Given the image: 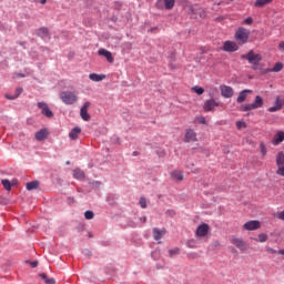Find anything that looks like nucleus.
<instances>
[{
  "instance_id": "25",
  "label": "nucleus",
  "mask_w": 284,
  "mask_h": 284,
  "mask_svg": "<svg viewBox=\"0 0 284 284\" xmlns=\"http://www.w3.org/2000/svg\"><path fill=\"white\" fill-rule=\"evenodd\" d=\"M284 142V132L280 131L277 132V134L274 136L273 139V144L274 145H278V143H283Z\"/></svg>"
},
{
  "instance_id": "20",
  "label": "nucleus",
  "mask_w": 284,
  "mask_h": 284,
  "mask_svg": "<svg viewBox=\"0 0 284 284\" xmlns=\"http://www.w3.org/2000/svg\"><path fill=\"white\" fill-rule=\"evenodd\" d=\"M171 179H173V181H183L184 175H183V171H172L171 172Z\"/></svg>"
},
{
  "instance_id": "15",
  "label": "nucleus",
  "mask_w": 284,
  "mask_h": 284,
  "mask_svg": "<svg viewBox=\"0 0 284 284\" xmlns=\"http://www.w3.org/2000/svg\"><path fill=\"white\" fill-rule=\"evenodd\" d=\"M88 108H90V102H85L80 110V116L83 121L90 120V114L88 113Z\"/></svg>"
},
{
  "instance_id": "45",
  "label": "nucleus",
  "mask_w": 284,
  "mask_h": 284,
  "mask_svg": "<svg viewBox=\"0 0 284 284\" xmlns=\"http://www.w3.org/2000/svg\"><path fill=\"white\" fill-rule=\"evenodd\" d=\"M278 50L284 52V40L278 43Z\"/></svg>"
},
{
  "instance_id": "18",
  "label": "nucleus",
  "mask_w": 284,
  "mask_h": 284,
  "mask_svg": "<svg viewBox=\"0 0 284 284\" xmlns=\"http://www.w3.org/2000/svg\"><path fill=\"white\" fill-rule=\"evenodd\" d=\"M79 134H81V128L75 126L70 131L69 139H71V141H77L79 139Z\"/></svg>"
},
{
  "instance_id": "12",
  "label": "nucleus",
  "mask_w": 284,
  "mask_h": 284,
  "mask_svg": "<svg viewBox=\"0 0 284 284\" xmlns=\"http://www.w3.org/2000/svg\"><path fill=\"white\" fill-rule=\"evenodd\" d=\"M209 233H210V225L205 223L197 226L195 232L196 236H199L200 239H203V236H207Z\"/></svg>"
},
{
  "instance_id": "3",
  "label": "nucleus",
  "mask_w": 284,
  "mask_h": 284,
  "mask_svg": "<svg viewBox=\"0 0 284 284\" xmlns=\"http://www.w3.org/2000/svg\"><path fill=\"white\" fill-rule=\"evenodd\" d=\"M235 40H237L239 43H241V45L247 43L248 39H250V30L241 27L236 30L235 32Z\"/></svg>"
},
{
  "instance_id": "7",
  "label": "nucleus",
  "mask_w": 284,
  "mask_h": 284,
  "mask_svg": "<svg viewBox=\"0 0 284 284\" xmlns=\"http://www.w3.org/2000/svg\"><path fill=\"white\" fill-rule=\"evenodd\" d=\"M232 245H235L241 252H245L248 247L247 243L241 237H231Z\"/></svg>"
},
{
  "instance_id": "4",
  "label": "nucleus",
  "mask_w": 284,
  "mask_h": 284,
  "mask_svg": "<svg viewBox=\"0 0 284 284\" xmlns=\"http://www.w3.org/2000/svg\"><path fill=\"white\" fill-rule=\"evenodd\" d=\"M60 99L65 103V105H73L79 100L75 92L64 91L60 93Z\"/></svg>"
},
{
  "instance_id": "49",
  "label": "nucleus",
  "mask_w": 284,
  "mask_h": 284,
  "mask_svg": "<svg viewBox=\"0 0 284 284\" xmlns=\"http://www.w3.org/2000/svg\"><path fill=\"white\" fill-rule=\"evenodd\" d=\"M12 184H13V185H17V180H13V181H12Z\"/></svg>"
},
{
  "instance_id": "9",
  "label": "nucleus",
  "mask_w": 284,
  "mask_h": 284,
  "mask_svg": "<svg viewBox=\"0 0 284 284\" xmlns=\"http://www.w3.org/2000/svg\"><path fill=\"white\" fill-rule=\"evenodd\" d=\"M196 139V131L194 129H186L184 134V143H195Z\"/></svg>"
},
{
  "instance_id": "31",
  "label": "nucleus",
  "mask_w": 284,
  "mask_h": 284,
  "mask_svg": "<svg viewBox=\"0 0 284 284\" xmlns=\"http://www.w3.org/2000/svg\"><path fill=\"white\" fill-rule=\"evenodd\" d=\"M283 63L282 62H276L273 69H271V72H281L283 70Z\"/></svg>"
},
{
  "instance_id": "40",
  "label": "nucleus",
  "mask_w": 284,
  "mask_h": 284,
  "mask_svg": "<svg viewBox=\"0 0 284 284\" xmlns=\"http://www.w3.org/2000/svg\"><path fill=\"white\" fill-rule=\"evenodd\" d=\"M277 171L276 174H278V176H284V165L277 166Z\"/></svg>"
},
{
  "instance_id": "21",
  "label": "nucleus",
  "mask_w": 284,
  "mask_h": 284,
  "mask_svg": "<svg viewBox=\"0 0 284 284\" xmlns=\"http://www.w3.org/2000/svg\"><path fill=\"white\" fill-rule=\"evenodd\" d=\"M73 179L83 181V179H85V172H83L81 169L73 170Z\"/></svg>"
},
{
  "instance_id": "30",
  "label": "nucleus",
  "mask_w": 284,
  "mask_h": 284,
  "mask_svg": "<svg viewBox=\"0 0 284 284\" xmlns=\"http://www.w3.org/2000/svg\"><path fill=\"white\" fill-rule=\"evenodd\" d=\"M37 187H39L38 181H32V182L27 183V190H29V191L37 190Z\"/></svg>"
},
{
  "instance_id": "29",
  "label": "nucleus",
  "mask_w": 284,
  "mask_h": 284,
  "mask_svg": "<svg viewBox=\"0 0 284 284\" xmlns=\"http://www.w3.org/2000/svg\"><path fill=\"white\" fill-rule=\"evenodd\" d=\"M276 165L281 166L284 165V152H278L276 155Z\"/></svg>"
},
{
  "instance_id": "33",
  "label": "nucleus",
  "mask_w": 284,
  "mask_h": 284,
  "mask_svg": "<svg viewBox=\"0 0 284 284\" xmlns=\"http://www.w3.org/2000/svg\"><path fill=\"white\" fill-rule=\"evenodd\" d=\"M268 236L265 233H260L258 239L256 240L258 243H266Z\"/></svg>"
},
{
  "instance_id": "11",
  "label": "nucleus",
  "mask_w": 284,
  "mask_h": 284,
  "mask_svg": "<svg viewBox=\"0 0 284 284\" xmlns=\"http://www.w3.org/2000/svg\"><path fill=\"white\" fill-rule=\"evenodd\" d=\"M243 229L247 230L248 232L261 230V222L256 220L248 221L243 225Z\"/></svg>"
},
{
  "instance_id": "53",
  "label": "nucleus",
  "mask_w": 284,
  "mask_h": 284,
  "mask_svg": "<svg viewBox=\"0 0 284 284\" xmlns=\"http://www.w3.org/2000/svg\"><path fill=\"white\" fill-rule=\"evenodd\" d=\"M133 156H136V152H133Z\"/></svg>"
},
{
  "instance_id": "37",
  "label": "nucleus",
  "mask_w": 284,
  "mask_h": 284,
  "mask_svg": "<svg viewBox=\"0 0 284 284\" xmlns=\"http://www.w3.org/2000/svg\"><path fill=\"white\" fill-rule=\"evenodd\" d=\"M235 125H236L237 130H243V129L247 128V123H245L244 121H237L235 123Z\"/></svg>"
},
{
  "instance_id": "17",
  "label": "nucleus",
  "mask_w": 284,
  "mask_h": 284,
  "mask_svg": "<svg viewBox=\"0 0 284 284\" xmlns=\"http://www.w3.org/2000/svg\"><path fill=\"white\" fill-rule=\"evenodd\" d=\"M48 129H41L40 131L36 132L34 136L38 141H45L48 139Z\"/></svg>"
},
{
  "instance_id": "23",
  "label": "nucleus",
  "mask_w": 284,
  "mask_h": 284,
  "mask_svg": "<svg viewBox=\"0 0 284 284\" xmlns=\"http://www.w3.org/2000/svg\"><path fill=\"white\" fill-rule=\"evenodd\" d=\"M37 36L41 37V39H48V37H50V31L48 28H40L37 30Z\"/></svg>"
},
{
  "instance_id": "41",
  "label": "nucleus",
  "mask_w": 284,
  "mask_h": 284,
  "mask_svg": "<svg viewBox=\"0 0 284 284\" xmlns=\"http://www.w3.org/2000/svg\"><path fill=\"white\" fill-rule=\"evenodd\" d=\"M197 122L201 123L202 125H207V121L205 120V116H199Z\"/></svg>"
},
{
  "instance_id": "35",
  "label": "nucleus",
  "mask_w": 284,
  "mask_h": 284,
  "mask_svg": "<svg viewBox=\"0 0 284 284\" xmlns=\"http://www.w3.org/2000/svg\"><path fill=\"white\" fill-rule=\"evenodd\" d=\"M260 151H261L262 156L267 155V146L263 142L260 143Z\"/></svg>"
},
{
  "instance_id": "13",
  "label": "nucleus",
  "mask_w": 284,
  "mask_h": 284,
  "mask_svg": "<svg viewBox=\"0 0 284 284\" xmlns=\"http://www.w3.org/2000/svg\"><path fill=\"white\" fill-rule=\"evenodd\" d=\"M284 100L281 99V97H277L275 100V105L268 108V112H278L280 110H283Z\"/></svg>"
},
{
  "instance_id": "28",
  "label": "nucleus",
  "mask_w": 284,
  "mask_h": 284,
  "mask_svg": "<svg viewBox=\"0 0 284 284\" xmlns=\"http://www.w3.org/2000/svg\"><path fill=\"white\" fill-rule=\"evenodd\" d=\"M268 3H272V0H256L255 8H264V6H268Z\"/></svg>"
},
{
  "instance_id": "43",
  "label": "nucleus",
  "mask_w": 284,
  "mask_h": 284,
  "mask_svg": "<svg viewBox=\"0 0 284 284\" xmlns=\"http://www.w3.org/2000/svg\"><path fill=\"white\" fill-rule=\"evenodd\" d=\"M276 219H280V221H284V210L276 214Z\"/></svg>"
},
{
  "instance_id": "48",
  "label": "nucleus",
  "mask_w": 284,
  "mask_h": 284,
  "mask_svg": "<svg viewBox=\"0 0 284 284\" xmlns=\"http://www.w3.org/2000/svg\"><path fill=\"white\" fill-rule=\"evenodd\" d=\"M30 265L31 267H37L39 265V262H31Z\"/></svg>"
},
{
  "instance_id": "26",
  "label": "nucleus",
  "mask_w": 284,
  "mask_h": 284,
  "mask_svg": "<svg viewBox=\"0 0 284 284\" xmlns=\"http://www.w3.org/2000/svg\"><path fill=\"white\" fill-rule=\"evenodd\" d=\"M23 92V88H17L16 93L13 95L7 94L6 98L9 99V101H14V99H19V95Z\"/></svg>"
},
{
  "instance_id": "42",
  "label": "nucleus",
  "mask_w": 284,
  "mask_h": 284,
  "mask_svg": "<svg viewBox=\"0 0 284 284\" xmlns=\"http://www.w3.org/2000/svg\"><path fill=\"white\" fill-rule=\"evenodd\" d=\"M244 23L246 26H252V23H254V19H252V17H248V18L244 19Z\"/></svg>"
},
{
  "instance_id": "16",
  "label": "nucleus",
  "mask_w": 284,
  "mask_h": 284,
  "mask_svg": "<svg viewBox=\"0 0 284 284\" xmlns=\"http://www.w3.org/2000/svg\"><path fill=\"white\" fill-rule=\"evenodd\" d=\"M98 54H100V57H105L106 58V61L109 63H114V58L112 57V52L105 50V49H100L98 51Z\"/></svg>"
},
{
  "instance_id": "38",
  "label": "nucleus",
  "mask_w": 284,
  "mask_h": 284,
  "mask_svg": "<svg viewBox=\"0 0 284 284\" xmlns=\"http://www.w3.org/2000/svg\"><path fill=\"white\" fill-rule=\"evenodd\" d=\"M139 204L142 207V210H145V207H148V200H145V197H141Z\"/></svg>"
},
{
  "instance_id": "55",
  "label": "nucleus",
  "mask_w": 284,
  "mask_h": 284,
  "mask_svg": "<svg viewBox=\"0 0 284 284\" xmlns=\"http://www.w3.org/2000/svg\"><path fill=\"white\" fill-rule=\"evenodd\" d=\"M18 77H24L23 74H18Z\"/></svg>"
},
{
  "instance_id": "39",
  "label": "nucleus",
  "mask_w": 284,
  "mask_h": 284,
  "mask_svg": "<svg viewBox=\"0 0 284 284\" xmlns=\"http://www.w3.org/2000/svg\"><path fill=\"white\" fill-rule=\"evenodd\" d=\"M170 256H174L176 254H181V248L175 247L169 251Z\"/></svg>"
},
{
  "instance_id": "47",
  "label": "nucleus",
  "mask_w": 284,
  "mask_h": 284,
  "mask_svg": "<svg viewBox=\"0 0 284 284\" xmlns=\"http://www.w3.org/2000/svg\"><path fill=\"white\" fill-rule=\"evenodd\" d=\"M68 203L72 205V203H74V197H68Z\"/></svg>"
},
{
  "instance_id": "14",
  "label": "nucleus",
  "mask_w": 284,
  "mask_h": 284,
  "mask_svg": "<svg viewBox=\"0 0 284 284\" xmlns=\"http://www.w3.org/2000/svg\"><path fill=\"white\" fill-rule=\"evenodd\" d=\"M204 111L205 112H212V110H214L215 108H219V102L214 101V100H206L204 102Z\"/></svg>"
},
{
  "instance_id": "56",
  "label": "nucleus",
  "mask_w": 284,
  "mask_h": 284,
  "mask_svg": "<svg viewBox=\"0 0 284 284\" xmlns=\"http://www.w3.org/2000/svg\"><path fill=\"white\" fill-rule=\"evenodd\" d=\"M229 1H234V0H229Z\"/></svg>"
},
{
  "instance_id": "54",
  "label": "nucleus",
  "mask_w": 284,
  "mask_h": 284,
  "mask_svg": "<svg viewBox=\"0 0 284 284\" xmlns=\"http://www.w3.org/2000/svg\"><path fill=\"white\" fill-rule=\"evenodd\" d=\"M67 165H70V161H67Z\"/></svg>"
},
{
  "instance_id": "32",
  "label": "nucleus",
  "mask_w": 284,
  "mask_h": 284,
  "mask_svg": "<svg viewBox=\"0 0 284 284\" xmlns=\"http://www.w3.org/2000/svg\"><path fill=\"white\" fill-rule=\"evenodd\" d=\"M2 185L7 192H10L12 190V183L9 182V180H2Z\"/></svg>"
},
{
  "instance_id": "22",
  "label": "nucleus",
  "mask_w": 284,
  "mask_h": 284,
  "mask_svg": "<svg viewBox=\"0 0 284 284\" xmlns=\"http://www.w3.org/2000/svg\"><path fill=\"white\" fill-rule=\"evenodd\" d=\"M153 236L155 241H161L162 236H165V229H153Z\"/></svg>"
},
{
  "instance_id": "24",
  "label": "nucleus",
  "mask_w": 284,
  "mask_h": 284,
  "mask_svg": "<svg viewBox=\"0 0 284 284\" xmlns=\"http://www.w3.org/2000/svg\"><path fill=\"white\" fill-rule=\"evenodd\" d=\"M89 79L91 81H94L95 83H99L100 81H103V79H105V74L90 73Z\"/></svg>"
},
{
  "instance_id": "50",
  "label": "nucleus",
  "mask_w": 284,
  "mask_h": 284,
  "mask_svg": "<svg viewBox=\"0 0 284 284\" xmlns=\"http://www.w3.org/2000/svg\"><path fill=\"white\" fill-rule=\"evenodd\" d=\"M142 221H143V223H145V221H148V217H143Z\"/></svg>"
},
{
  "instance_id": "2",
  "label": "nucleus",
  "mask_w": 284,
  "mask_h": 284,
  "mask_svg": "<svg viewBox=\"0 0 284 284\" xmlns=\"http://www.w3.org/2000/svg\"><path fill=\"white\" fill-rule=\"evenodd\" d=\"M263 105V98L260 95L255 97L254 103L243 104L240 106L241 112H250L252 110H258Z\"/></svg>"
},
{
  "instance_id": "10",
  "label": "nucleus",
  "mask_w": 284,
  "mask_h": 284,
  "mask_svg": "<svg viewBox=\"0 0 284 284\" xmlns=\"http://www.w3.org/2000/svg\"><path fill=\"white\" fill-rule=\"evenodd\" d=\"M222 50L224 52H236L239 50V44L234 41L227 40L224 42Z\"/></svg>"
},
{
  "instance_id": "5",
  "label": "nucleus",
  "mask_w": 284,
  "mask_h": 284,
  "mask_svg": "<svg viewBox=\"0 0 284 284\" xmlns=\"http://www.w3.org/2000/svg\"><path fill=\"white\" fill-rule=\"evenodd\" d=\"M175 3L176 0H156L155 8H158V10H172Z\"/></svg>"
},
{
  "instance_id": "52",
  "label": "nucleus",
  "mask_w": 284,
  "mask_h": 284,
  "mask_svg": "<svg viewBox=\"0 0 284 284\" xmlns=\"http://www.w3.org/2000/svg\"><path fill=\"white\" fill-rule=\"evenodd\" d=\"M45 1H47V0H41V3L43 4V3H45Z\"/></svg>"
},
{
  "instance_id": "51",
  "label": "nucleus",
  "mask_w": 284,
  "mask_h": 284,
  "mask_svg": "<svg viewBox=\"0 0 284 284\" xmlns=\"http://www.w3.org/2000/svg\"><path fill=\"white\" fill-rule=\"evenodd\" d=\"M84 254H87V255L90 254V251H84Z\"/></svg>"
},
{
  "instance_id": "27",
  "label": "nucleus",
  "mask_w": 284,
  "mask_h": 284,
  "mask_svg": "<svg viewBox=\"0 0 284 284\" xmlns=\"http://www.w3.org/2000/svg\"><path fill=\"white\" fill-rule=\"evenodd\" d=\"M40 278H42V281H44L45 284H55L57 283V280H54V277H48V275L45 273H41Z\"/></svg>"
},
{
  "instance_id": "1",
  "label": "nucleus",
  "mask_w": 284,
  "mask_h": 284,
  "mask_svg": "<svg viewBox=\"0 0 284 284\" xmlns=\"http://www.w3.org/2000/svg\"><path fill=\"white\" fill-rule=\"evenodd\" d=\"M241 57L242 59H246L254 68H257L258 63L263 60V55L255 53L254 50H250L248 53L242 54Z\"/></svg>"
},
{
  "instance_id": "46",
  "label": "nucleus",
  "mask_w": 284,
  "mask_h": 284,
  "mask_svg": "<svg viewBox=\"0 0 284 284\" xmlns=\"http://www.w3.org/2000/svg\"><path fill=\"white\" fill-rule=\"evenodd\" d=\"M267 252H268L270 254H278V251H276V250H274V248H271V247L267 248Z\"/></svg>"
},
{
  "instance_id": "8",
  "label": "nucleus",
  "mask_w": 284,
  "mask_h": 284,
  "mask_svg": "<svg viewBox=\"0 0 284 284\" xmlns=\"http://www.w3.org/2000/svg\"><path fill=\"white\" fill-rule=\"evenodd\" d=\"M38 108L39 110H41V114L47 116V119H52V116H54V113L52 112V110H50V106H48V103L39 102Z\"/></svg>"
},
{
  "instance_id": "6",
  "label": "nucleus",
  "mask_w": 284,
  "mask_h": 284,
  "mask_svg": "<svg viewBox=\"0 0 284 284\" xmlns=\"http://www.w3.org/2000/svg\"><path fill=\"white\" fill-rule=\"evenodd\" d=\"M220 92L224 99H232L234 97V89L230 85L221 84Z\"/></svg>"
},
{
  "instance_id": "34",
  "label": "nucleus",
  "mask_w": 284,
  "mask_h": 284,
  "mask_svg": "<svg viewBox=\"0 0 284 284\" xmlns=\"http://www.w3.org/2000/svg\"><path fill=\"white\" fill-rule=\"evenodd\" d=\"M192 92H195V94H203L205 92V89H203L202 87H193L192 89Z\"/></svg>"
},
{
  "instance_id": "19",
  "label": "nucleus",
  "mask_w": 284,
  "mask_h": 284,
  "mask_svg": "<svg viewBox=\"0 0 284 284\" xmlns=\"http://www.w3.org/2000/svg\"><path fill=\"white\" fill-rule=\"evenodd\" d=\"M247 94H252V90H243L240 92L236 101L237 103H243L247 99Z\"/></svg>"
},
{
  "instance_id": "36",
  "label": "nucleus",
  "mask_w": 284,
  "mask_h": 284,
  "mask_svg": "<svg viewBox=\"0 0 284 284\" xmlns=\"http://www.w3.org/2000/svg\"><path fill=\"white\" fill-rule=\"evenodd\" d=\"M84 219H87V221H92V219H94V212L92 211L84 212Z\"/></svg>"
},
{
  "instance_id": "44",
  "label": "nucleus",
  "mask_w": 284,
  "mask_h": 284,
  "mask_svg": "<svg viewBox=\"0 0 284 284\" xmlns=\"http://www.w3.org/2000/svg\"><path fill=\"white\" fill-rule=\"evenodd\" d=\"M187 247H190L191 250H194V247H196V244H194V241H190L187 243Z\"/></svg>"
}]
</instances>
